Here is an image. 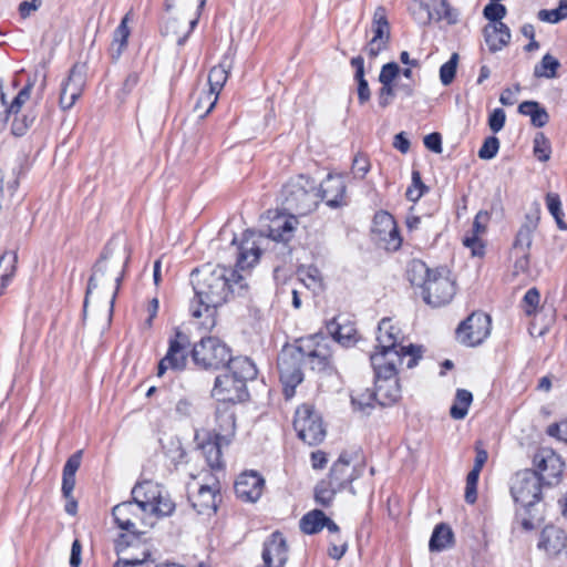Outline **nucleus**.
<instances>
[{
	"label": "nucleus",
	"instance_id": "dca6fc26",
	"mask_svg": "<svg viewBox=\"0 0 567 567\" xmlns=\"http://www.w3.org/2000/svg\"><path fill=\"white\" fill-rule=\"evenodd\" d=\"M189 338L179 329L175 330L174 338L169 339L166 355L159 361L157 375L162 377L166 370H183L186 365Z\"/></svg>",
	"mask_w": 567,
	"mask_h": 567
},
{
	"label": "nucleus",
	"instance_id": "e2e57ef3",
	"mask_svg": "<svg viewBox=\"0 0 567 567\" xmlns=\"http://www.w3.org/2000/svg\"><path fill=\"white\" fill-rule=\"evenodd\" d=\"M463 245L472 250L473 256L481 257L484 255V245L478 236H476V234L465 236L463 239Z\"/></svg>",
	"mask_w": 567,
	"mask_h": 567
},
{
	"label": "nucleus",
	"instance_id": "cd10ccee",
	"mask_svg": "<svg viewBox=\"0 0 567 567\" xmlns=\"http://www.w3.org/2000/svg\"><path fill=\"white\" fill-rule=\"evenodd\" d=\"M218 487L200 485L196 493L189 496L193 508L198 514H210L217 509Z\"/></svg>",
	"mask_w": 567,
	"mask_h": 567
},
{
	"label": "nucleus",
	"instance_id": "79ce46f5",
	"mask_svg": "<svg viewBox=\"0 0 567 567\" xmlns=\"http://www.w3.org/2000/svg\"><path fill=\"white\" fill-rule=\"evenodd\" d=\"M340 491L342 488L337 487L330 480L320 481L315 488V499L319 505L328 507L332 504L334 495Z\"/></svg>",
	"mask_w": 567,
	"mask_h": 567
},
{
	"label": "nucleus",
	"instance_id": "58836bf2",
	"mask_svg": "<svg viewBox=\"0 0 567 567\" xmlns=\"http://www.w3.org/2000/svg\"><path fill=\"white\" fill-rule=\"evenodd\" d=\"M374 402H378V396L374 390L371 389H354L351 393V403L355 410L363 413H369L373 408Z\"/></svg>",
	"mask_w": 567,
	"mask_h": 567
},
{
	"label": "nucleus",
	"instance_id": "3c124183",
	"mask_svg": "<svg viewBox=\"0 0 567 567\" xmlns=\"http://www.w3.org/2000/svg\"><path fill=\"white\" fill-rule=\"evenodd\" d=\"M458 55L453 53L447 62L440 68V80L443 85H449L453 82L456 74Z\"/></svg>",
	"mask_w": 567,
	"mask_h": 567
},
{
	"label": "nucleus",
	"instance_id": "bb28decb",
	"mask_svg": "<svg viewBox=\"0 0 567 567\" xmlns=\"http://www.w3.org/2000/svg\"><path fill=\"white\" fill-rule=\"evenodd\" d=\"M359 476L360 471L355 467H350V458L346 453H342L333 463L328 480L336 484L337 487L344 489Z\"/></svg>",
	"mask_w": 567,
	"mask_h": 567
},
{
	"label": "nucleus",
	"instance_id": "6ab92c4d",
	"mask_svg": "<svg viewBox=\"0 0 567 567\" xmlns=\"http://www.w3.org/2000/svg\"><path fill=\"white\" fill-rule=\"evenodd\" d=\"M534 463L537 473L542 478V484L553 485L558 483L563 471L564 462L561 457L551 450H542L534 456Z\"/></svg>",
	"mask_w": 567,
	"mask_h": 567
},
{
	"label": "nucleus",
	"instance_id": "4be33fe9",
	"mask_svg": "<svg viewBox=\"0 0 567 567\" xmlns=\"http://www.w3.org/2000/svg\"><path fill=\"white\" fill-rule=\"evenodd\" d=\"M320 200H324L331 208L347 205V186L341 175L328 174L327 178L318 187Z\"/></svg>",
	"mask_w": 567,
	"mask_h": 567
},
{
	"label": "nucleus",
	"instance_id": "69168bd1",
	"mask_svg": "<svg viewBox=\"0 0 567 567\" xmlns=\"http://www.w3.org/2000/svg\"><path fill=\"white\" fill-rule=\"evenodd\" d=\"M423 143L427 150H430L436 154L442 153V136L440 133L433 132V133L427 134L424 137Z\"/></svg>",
	"mask_w": 567,
	"mask_h": 567
},
{
	"label": "nucleus",
	"instance_id": "c85d7f7f",
	"mask_svg": "<svg viewBox=\"0 0 567 567\" xmlns=\"http://www.w3.org/2000/svg\"><path fill=\"white\" fill-rule=\"evenodd\" d=\"M567 534L559 527L546 526L539 536L538 548L546 551L549 556H556L563 553Z\"/></svg>",
	"mask_w": 567,
	"mask_h": 567
},
{
	"label": "nucleus",
	"instance_id": "c9c22d12",
	"mask_svg": "<svg viewBox=\"0 0 567 567\" xmlns=\"http://www.w3.org/2000/svg\"><path fill=\"white\" fill-rule=\"evenodd\" d=\"M130 20L131 11L123 17L120 24L114 30L113 41L110 47V55L113 61H117L127 47V40L131 33L127 25Z\"/></svg>",
	"mask_w": 567,
	"mask_h": 567
},
{
	"label": "nucleus",
	"instance_id": "423d86ee",
	"mask_svg": "<svg viewBox=\"0 0 567 567\" xmlns=\"http://www.w3.org/2000/svg\"><path fill=\"white\" fill-rule=\"evenodd\" d=\"M281 195L286 209L302 216L315 210L320 202L315 179L302 174L290 178L284 185Z\"/></svg>",
	"mask_w": 567,
	"mask_h": 567
},
{
	"label": "nucleus",
	"instance_id": "f704fd0d",
	"mask_svg": "<svg viewBox=\"0 0 567 567\" xmlns=\"http://www.w3.org/2000/svg\"><path fill=\"white\" fill-rule=\"evenodd\" d=\"M206 1L207 0H198L197 16L189 21V27L185 33H183L182 35L179 34V32H178L179 21L175 18H172V19H168L165 22V24L162 27V34L166 35V37L167 35H176L177 37V40H176L177 45H179V47L184 45L186 43L188 37L190 35V33L193 32V30L196 28V25L198 23L200 12L205 7Z\"/></svg>",
	"mask_w": 567,
	"mask_h": 567
},
{
	"label": "nucleus",
	"instance_id": "7ed1b4c3",
	"mask_svg": "<svg viewBox=\"0 0 567 567\" xmlns=\"http://www.w3.org/2000/svg\"><path fill=\"white\" fill-rule=\"evenodd\" d=\"M542 478L533 470L517 472L511 480V495L519 508L516 511V523L524 530L536 527L535 506L542 501Z\"/></svg>",
	"mask_w": 567,
	"mask_h": 567
},
{
	"label": "nucleus",
	"instance_id": "4c0bfd02",
	"mask_svg": "<svg viewBox=\"0 0 567 567\" xmlns=\"http://www.w3.org/2000/svg\"><path fill=\"white\" fill-rule=\"evenodd\" d=\"M538 219V217L526 215V220L519 227L513 244L515 250H518L522 254L528 252L533 241V233L537 227Z\"/></svg>",
	"mask_w": 567,
	"mask_h": 567
},
{
	"label": "nucleus",
	"instance_id": "09e8293b",
	"mask_svg": "<svg viewBox=\"0 0 567 567\" xmlns=\"http://www.w3.org/2000/svg\"><path fill=\"white\" fill-rule=\"evenodd\" d=\"M533 152L540 162H547L550 158L551 147L544 133H537L534 138Z\"/></svg>",
	"mask_w": 567,
	"mask_h": 567
},
{
	"label": "nucleus",
	"instance_id": "ddd939ff",
	"mask_svg": "<svg viewBox=\"0 0 567 567\" xmlns=\"http://www.w3.org/2000/svg\"><path fill=\"white\" fill-rule=\"evenodd\" d=\"M492 319L488 315L474 311L456 329L457 340L467 347L480 346L491 333Z\"/></svg>",
	"mask_w": 567,
	"mask_h": 567
},
{
	"label": "nucleus",
	"instance_id": "6e6d98bb",
	"mask_svg": "<svg viewBox=\"0 0 567 567\" xmlns=\"http://www.w3.org/2000/svg\"><path fill=\"white\" fill-rule=\"evenodd\" d=\"M370 171V161L364 154H357L352 162V173L355 177L364 178Z\"/></svg>",
	"mask_w": 567,
	"mask_h": 567
},
{
	"label": "nucleus",
	"instance_id": "864d4df0",
	"mask_svg": "<svg viewBox=\"0 0 567 567\" xmlns=\"http://www.w3.org/2000/svg\"><path fill=\"white\" fill-rule=\"evenodd\" d=\"M499 150V140L496 136H488L484 140L483 145L478 150V157L481 159L494 158Z\"/></svg>",
	"mask_w": 567,
	"mask_h": 567
},
{
	"label": "nucleus",
	"instance_id": "72a5a7b5",
	"mask_svg": "<svg viewBox=\"0 0 567 567\" xmlns=\"http://www.w3.org/2000/svg\"><path fill=\"white\" fill-rule=\"evenodd\" d=\"M225 368L229 370V373L234 375L235 379L237 378L244 383L256 379L258 373L255 363L248 357L233 358L230 355V361L226 364Z\"/></svg>",
	"mask_w": 567,
	"mask_h": 567
},
{
	"label": "nucleus",
	"instance_id": "f8f14e48",
	"mask_svg": "<svg viewBox=\"0 0 567 567\" xmlns=\"http://www.w3.org/2000/svg\"><path fill=\"white\" fill-rule=\"evenodd\" d=\"M293 427L299 439L309 445L321 443L326 436L321 416L308 404L297 409Z\"/></svg>",
	"mask_w": 567,
	"mask_h": 567
},
{
	"label": "nucleus",
	"instance_id": "a19ab883",
	"mask_svg": "<svg viewBox=\"0 0 567 567\" xmlns=\"http://www.w3.org/2000/svg\"><path fill=\"white\" fill-rule=\"evenodd\" d=\"M453 539V532L446 524H439L431 536L429 547L432 551L445 549Z\"/></svg>",
	"mask_w": 567,
	"mask_h": 567
},
{
	"label": "nucleus",
	"instance_id": "680f3d73",
	"mask_svg": "<svg viewBox=\"0 0 567 567\" xmlns=\"http://www.w3.org/2000/svg\"><path fill=\"white\" fill-rule=\"evenodd\" d=\"M217 420L219 422V427L221 431L226 433H233L235 430V415L233 412L227 410L217 412Z\"/></svg>",
	"mask_w": 567,
	"mask_h": 567
},
{
	"label": "nucleus",
	"instance_id": "a211bd4d",
	"mask_svg": "<svg viewBox=\"0 0 567 567\" xmlns=\"http://www.w3.org/2000/svg\"><path fill=\"white\" fill-rule=\"evenodd\" d=\"M212 394L219 401L234 403L243 402L248 398L246 383L235 379L230 373L218 375L215 379Z\"/></svg>",
	"mask_w": 567,
	"mask_h": 567
},
{
	"label": "nucleus",
	"instance_id": "4468645a",
	"mask_svg": "<svg viewBox=\"0 0 567 567\" xmlns=\"http://www.w3.org/2000/svg\"><path fill=\"white\" fill-rule=\"evenodd\" d=\"M412 14L422 25L432 21H445L450 25L458 22V11L447 0H420L417 11H412Z\"/></svg>",
	"mask_w": 567,
	"mask_h": 567
},
{
	"label": "nucleus",
	"instance_id": "39448f33",
	"mask_svg": "<svg viewBox=\"0 0 567 567\" xmlns=\"http://www.w3.org/2000/svg\"><path fill=\"white\" fill-rule=\"evenodd\" d=\"M389 354V361H385L382 355H370L374 371V391L381 405L392 404L401 396V388L396 375L399 367L404 362H400L395 353L390 352Z\"/></svg>",
	"mask_w": 567,
	"mask_h": 567
},
{
	"label": "nucleus",
	"instance_id": "ea45409f",
	"mask_svg": "<svg viewBox=\"0 0 567 567\" xmlns=\"http://www.w3.org/2000/svg\"><path fill=\"white\" fill-rule=\"evenodd\" d=\"M326 514L320 509L307 513L300 519V529L308 535L317 534L324 527Z\"/></svg>",
	"mask_w": 567,
	"mask_h": 567
},
{
	"label": "nucleus",
	"instance_id": "13d9d810",
	"mask_svg": "<svg viewBox=\"0 0 567 567\" xmlns=\"http://www.w3.org/2000/svg\"><path fill=\"white\" fill-rule=\"evenodd\" d=\"M506 121V113L503 109H495L488 116V126L493 133L503 130Z\"/></svg>",
	"mask_w": 567,
	"mask_h": 567
},
{
	"label": "nucleus",
	"instance_id": "603ef678",
	"mask_svg": "<svg viewBox=\"0 0 567 567\" xmlns=\"http://www.w3.org/2000/svg\"><path fill=\"white\" fill-rule=\"evenodd\" d=\"M506 13V7L497 2H489L483 9V16L489 23H503L502 19L505 18Z\"/></svg>",
	"mask_w": 567,
	"mask_h": 567
},
{
	"label": "nucleus",
	"instance_id": "37998d69",
	"mask_svg": "<svg viewBox=\"0 0 567 567\" xmlns=\"http://www.w3.org/2000/svg\"><path fill=\"white\" fill-rule=\"evenodd\" d=\"M473 401V395L470 391L458 389L456 391L455 401L450 409V415L454 420H462L466 416L468 408Z\"/></svg>",
	"mask_w": 567,
	"mask_h": 567
},
{
	"label": "nucleus",
	"instance_id": "de8ad7c7",
	"mask_svg": "<svg viewBox=\"0 0 567 567\" xmlns=\"http://www.w3.org/2000/svg\"><path fill=\"white\" fill-rule=\"evenodd\" d=\"M540 303V293L537 288H530L524 296L520 307L527 317L535 316Z\"/></svg>",
	"mask_w": 567,
	"mask_h": 567
},
{
	"label": "nucleus",
	"instance_id": "6e6552de",
	"mask_svg": "<svg viewBox=\"0 0 567 567\" xmlns=\"http://www.w3.org/2000/svg\"><path fill=\"white\" fill-rule=\"evenodd\" d=\"M306 361L300 344L285 347L278 357L279 379L282 383L284 395L287 400L295 395L298 384L303 380L301 370L302 362Z\"/></svg>",
	"mask_w": 567,
	"mask_h": 567
},
{
	"label": "nucleus",
	"instance_id": "7c9ffc66",
	"mask_svg": "<svg viewBox=\"0 0 567 567\" xmlns=\"http://www.w3.org/2000/svg\"><path fill=\"white\" fill-rule=\"evenodd\" d=\"M488 50L493 53L501 51L511 42V30L505 23H488L483 29Z\"/></svg>",
	"mask_w": 567,
	"mask_h": 567
},
{
	"label": "nucleus",
	"instance_id": "9b49d317",
	"mask_svg": "<svg viewBox=\"0 0 567 567\" xmlns=\"http://www.w3.org/2000/svg\"><path fill=\"white\" fill-rule=\"evenodd\" d=\"M305 360L315 371L331 374L334 371L330 341L321 334H313L299 340Z\"/></svg>",
	"mask_w": 567,
	"mask_h": 567
},
{
	"label": "nucleus",
	"instance_id": "473e14b6",
	"mask_svg": "<svg viewBox=\"0 0 567 567\" xmlns=\"http://www.w3.org/2000/svg\"><path fill=\"white\" fill-rule=\"evenodd\" d=\"M82 451L72 454L65 462L62 474V494L70 499L75 486V474L81 466Z\"/></svg>",
	"mask_w": 567,
	"mask_h": 567
},
{
	"label": "nucleus",
	"instance_id": "e433bc0d",
	"mask_svg": "<svg viewBox=\"0 0 567 567\" xmlns=\"http://www.w3.org/2000/svg\"><path fill=\"white\" fill-rule=\"evenodd\" d=\"M328 333L333 338V341L348 346L354 341L355 329L349 322H342L340 317H334L327 323Z\"/></svg>",
	"mask_w": 567,
	"mask_h": 567
},
{
	"label": "nucleus",
	"instance_id": "1a4fd4ad",
	"mask_svg": "<svg viewBox=\"0 0 567 567\" xmlns=\"http://www.w3.org/2000/svg\"><path fill=\"white\" fill-rule=\"evenodd\" d=\"M229 347L216 337L202 338L192 349L195 364L204 370H219L230 361Z\"/></svg>",
	"mask_w": 567,
	"mask_h": 567
},
{
	"label": "nucleus",
	"instance_id": "774afa93",
	"mask_svg": "<svg viewBox=\"0 0 567 567\" xmlns=\"http://www.w3.org/2000/svg\"><path fill=\"white\" fill-rule=\"evenodd\" d=\"M546 205L548 212L551 214L553 217H557L558 214L564 213L561 209L560 197L556 193H548L546 195Z\"/></svg>",
	"mask_w": 567,
	"mask_h": 567
},
{
	"label": "nucleus",
	"instance_id": "5fc2aeb1",
	"mask_svg": "<svg viewBox=\"0 0 567 567\" xmlns=\"http://www.w3.org/2000/svg\"><path fill=\"white\" fill-rule=\"evenodd\" d=\"M401 69L396 62H389L382 65L379 82L381 84H393L396 76L400 74Z\"/></svg>",
	"mask_w": 567,
	"mask_h": 567
},
{
	"label": "nucleus",
	"instance_id": "8fccbe9b",
	"mask_svg": "<svg viewBox=\"0 0 567 567\" xmlns=\"http://www.w3.org/2000/svg\"><path fill=\"white\" fill-rule=\"evenodd\" d=\"M12 116L13 120L11 124V131L12 134L16 136L24 135L35 120V114H33L32 112L21 115L18 113L17 115Z\"/></svg>",
	"mask_w": 567,
	"mask_h": 567
},
{
	"label": "nucleus",
	"instance_id": "c756f323",
	"mask_svg": "<svg viewBox=\"0 0 567 567\" xmlns=\"http://www.w3.org/2000/svg\"><path fill=\"white\" fill-rule=\"evenodd\" d=\"M136 509L140 508L134 499L133 502H123L114 506L112 514L117 527L131 534H137L138 530L135 524V518L137 517Z\"/></svg>",
	"mask_w": 567,
	"mask_h": 567
},
{
	"label": "nucleus",
	"instance_id": "5701e85b",
	"mask_svg": "<svg viewBox=\"0 0 567 567\" xmlns=\"http://www.w3.org/2000/svg\"><path fill=\"white\" fill-rule=\"evenodd\" d=\"M265 567H284L288 560V546L281 533H272L264 543Z\"/></svg>",
	"mask_w": 567,
	"mask_h": 567
},
{
	"label": "nucleus",
	"instance_id": "0eeeda50",
	"mask_svg": "<svg viewBox=\"0 0 567 567\" xmlns=\"http://www.w3.org/2000/svg\"><path fill=\"white\" fill-rule=\"evenodd\" d=\"M194 298L189 310L194 318L204 316L200 328L210 330L216 324V309L227 302L230 296V286H194Z\"/></svg>",
	"mask_w": 567,
	"mask_h": 567
},
{
	"label": "nucleus",
	"instance_id": "0e129e2a",
	"mask_svg": "<svg viewBox=\"0 0 567 567\" xmlns=\"http://www.w3.org/2000/svg\"><path fill=\"white\" fill-rule=\"evenodd\" d=\"M357 84H358V101L360 105H364L371 97V91L369 87V83L365 80L364 76L361 78H354Z\"/></svg>",
	"mask_w": 567,
	"mask_h": 567
},
{
	"label": "nucleus",
	"instance_id": "4d7b16f0",
	"mask_svg": "<svg viewBox=\"0 0 567 567\" xmlns=\"http://www.w3.org/2000/svg\"><path fill=\"white\" fill-rule=\"evenodd\" d=\"M140 82V74L135 71L133 72H130L127 74V76L125 78L124 82H123V85L120 90V92L117 93V99L123 102L126 96L134 90V87L138 84Z\"/></svg>",
	"mask_w": 567,
	"mask_h": 567
},
{
	"label": "nucleus",
	"instance_id": "aec40b11",
	"mask_svg": "<svg viewBox=\"0 0 567 567\" xmlns=\"http://www.w3.org/2000/svg\"><path fill=\"white\" fill-rule=\"evenodd\" d=\"M231 69V62L227 55L223 58L218 65L213 66L208 73V84L209 90L205 92V99L209 102V107L206 109L205 113L202 115L206 116L215 107L219 92L224 87L227 82L229 71Z\"/></svg>",
	"mask_w": 567,
	"mask_h": 567
},
{
	"label": "nucleus",
	"instance_id": "49530a36",
	"mask_svg": "<svg viewBox=\"0 0 567 567\" xmlns=\"http://www.w3.org/2000/svg\"><path fill=\"white\" fill-rule=\"evenodd\" d=\"M33 89V82H28L14 96L10 105L7 104V115H17L20 113L21 107L29 101Z\"/></svg>",
	"mask_w": 567,
	"mask_h": 567
},
{
	"label": "nucleus",
	"instance_id": "a878e982",
	"mask_svg": "<svg viewBox=\"0 0 567 567\" xmlns=\"http://www.w3.org/2000/svg\"><path fill=\"white\" fill-rule=\"evenodd\" d=\"M264 478L255 473L241 474L235 483V493L245 502H256L262 494Z\"/></svg>",
	"mask_w": 567,
	"mask_h": 567
},
{
	"label": "nucleus",
	"instance_id": "f257e3e1",
	"mask_svg": "<svg viewBox=\"0 0 567 567\" xmlns=\"http://www.w3.org/2000/svg\"><path fill=\"white\" fill-rule=\"evenodd\" d=\"M259 239L251 229L243 233L241 239L238 241L233 238L231 245L236 246V264L235 268H227L210 262L204 264L190 271V284H238L244 279L240 271L251 269L259 262L261 249Z\"/></svg>",
	"mask_w": 567,
	"mask_h": 567
},
{
	"label": "nucleus",
	"instance_id": "f03ea898",
	"mask_svg": "<svg viewBox=\"0 0 567 567\" xmlns=\"http://www.w3.org/2000/svg\"><path fill=\"white\" fill-rule=\"evenodd\" d=\"M131 254L127 238L123 235L113 236L104 246L87 284H122Z\"/></svg>",
	"mask_w": 567,
	"mask_h": 567
},
{
	"label": "nucleus",
	"instance_id": "412c9836",
	"mask_svg": "<svg viewBox=\"0 0 567 567\" xmlns=\"http://www.w3.org/2000/svg\"><path fill=\"white\" fill-rule=\"evenodd\" d=\"M406 280L409 284H434L446 280L449 270L446 267L431 269L421 259H412L406 266Z\"/></svg>",
	"mask_w": 567,
	"mask_h": 567
},
{
	"label": "nucleus",
	"instance_id": "052dcab7",
	"mask_svg": "<svg viewBox=\"0 0 567 567\" xmlns=\"http://www.w3.org/2000/svg\"><path fill=\"white\" fill-rule=\"evenodd\" d=\"M207 455V463L212 468L221 466V452L217 444H208L203 447Z\"/></svg>",
	"mask_w": 567,
	"mask_h": 567
},
{
	"label": "nucleus",
	"instance_id": "a18cd8bd",
	"mask_svg": "<svg viewBox=\"0 0 567 567\" xmlns=\"http://www.w3.org/2000/svg\"><path fill=\"white\" fill-rule=\"evenodd\" d=\"M18 256L16 251H4L0 256V281L6 284L12 280L17 269Z\"/></svg>",
	"mask_w": 567,
	"mask_h": 567
},
{
	"label": "nucleus",
	"instance_id": "20e7f679",
	"mask_svg": "<svg viewBox=\"0 0 567 567\" xmlns=\"http://www.w3.org/2000/svg\"><path fill=\"white\" fill-rule=\"evenodd\" d=\"M401 330L392 323L390 318H383L378 324L375 351L371 355H382L389 361L390 352L399 357L400 362H406V368H414L423 355V347L403 344Z\"/></svg>",
	"mask_w": 567,
	"mask_h": 567
},
{
	"label": "nucleus",
	"instance_id": "bf43d9fd",
	"mask_svg": "<svg viewBox=\"0 0 567 567\" xmlns=\"http://www.w3.org/2000/svg\"><path fill=\"white\" fill-rule=\"evenodd\" d=\"M395 96V89L393 84H382L378 91V103L380 107H388Z\"/></svg>",
	"mask_w": 567,
	"mask_h": 567
},
{
	"label": "nucleus",
	"instance_id": "f3484780",
	"mask_svg": "<svg viewBox=\"0 0 567 567\" xmlns=\"http://www.w3.org/2000/svg\"><path fill=\"white\" fill-rule=\"evenodd\" d=\"M373 37L365 47L370 59L377 58L382 51L388 49L390 42V24L384 7H377L372 19Z\"/></svg>",
	"mask_w": 567,
	"mask_h": 567
},
{
	"label": "nucleus",
	"instance_id": "c03bdc74",
	"mask_svg": "<svg viewBox=\"0 0 567 567\" xmlns=\"http://www.w3.org/2000/svg\"><path fill=\"white\" fill-rule=\"evenodd\" d=\"M560 62L550 53H546L540 62L534 68V75L536 78L554 79L557 76V70Z\"/></svg>",
	"mask_w": 567,
	"mask_h": 567
},
{
	"label": "nucleus",
	"instance_id": "2eb2a0df",
	"mask_svg": "<svg viewBox=\"0 0 567 567\" xmlns=\"http://www.w3.org/2000/svg\"><path fill=\"white\" fill-rule=\"evenodd\" d=\"M371 234L373 240L388 251H396L402 245V237L396 223L388 212L380 210L375 213Z\"/></svg>",
	"mask_w": 567,
	"mask_h": 567
},
{
	"label": "nucleus",
	"instance_id": "393cba45",
	"mask_svg": "<svg viewBox=\"0 0 567 567\" xmlns=\"http://www.w3.org/2000/svg\"><path fill=\"white\" fill-rule=\"evenodd\" d=\"M416 288L413 295L421 297L432 308L446 306L456 293L455 286H416Z\"/></svg>",
	"mask_w": 567,
	"mask_h": 567
},
{
	"label": "nucleus",
	"instance_id": "b1692460",
	"mask_svg": "<svg viewBox=\"0 0 567 567\" xmlns=\"http://www.w3.org/2000/svg\"><path fill=\"white\" fill-rule=\"evenodd\" d=\"M297 224L298 220L295 216H277L270 221L266 235H262L261 233L257 234L256 231L254 233L258 238L260 236V246L266 238L278 243H288L293 237ZM260 249L262 250L261 247Z\"/></svg>",
	"mask_w": 567,
	"mask_h": 567
},
{
	"label": "nucleus",
	"instance_id": "338daca9",
	"mask_svg": "<svg viewBox=\"0 0 567 567\" xmlns=\"http://www.w3.org/2000/svg\"><path fill=\"white\" fill-rule=\"evenodd\" d=\"M549 122V114L545 107L540 106L534 110L530 116V123L535 127H544Z\"/></svg>",
	"mask_w": 567,
	"mask_h": 567
},
{
	"label": "nucleus",
	"instance_id": "2f4dec72",
	"mask_svg": "<svg viewBox=\"0 0 567 567\" xmlns=\"http://www.w3.org/2000/svg\"><path fill=\"white\" fill-rule=\"evenodd\" d=\"M87 66L85 63L76 62L70 69L68 78L61 83L68 91H71L73 99H79L86 85Z\"/></svg>",
	"mask_w": 567,
	"mask_h": 567
},
{
	"label": "nucleus",
	"instance_id": "9d476101",
	"mask_svg": "<svg viewBox=\"0 0 567 567\" xmlns=\"http://www.w3.org/2000/svg\"><path fill=\"white\" fill-rule=\"evenodd\" d=\"M132 495L142 512H150L156 516H169L175 509V504L168 494L151 482L137 484Z\"/></svg>",
	"mask_w": 567,
	"mask_h": 567
}]
</instances>
